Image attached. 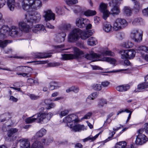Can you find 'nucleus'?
Here are the masks:
<instances>
[{
	"label": "nucleus",
	"instance_id": "39448f33",
	"mask_svg": "<svg viewBox=\"0 0 148 148\" xmlns=\"http://www.w3.org/2000/svg\"><path fill=\"white\" fill-rule=\"evenodd\" d=\"M130 37L136 42H140L142 40L143 32L138 28L132 29L130 32Z\"/></svg>",
	"mask_w": 148,
	"mask_h": 148
},
{
	"label": "nucleus",
	"instance_id": "a211bd4d",
	"mask_svg": "<svg viewBox=\"0 0 148 148\" xmlns=\"http://www.w3.org/2000/svg\"><path fill=\"white\" fill-rule=\"evenodd\" d=\"M10 29V28L8 26H3L0 29V38L3 39L5 38L6 37V34L8 33Z\"/></svg>",
	"mask_w": 148,
	"mask_h": 148
},
{
	"label": "nucleus",
	"instance_id": "20e7f679",
	"mask_svg": "<svg viewBox=\"0 0 148 148\" xmlns=\"http://www.w3.org/2000/svg\"><path fill=\"white\" fill-rule=\"evenodd\" d=\"M128 24V22L125 19L118 18L113 23V28L115 31H119L127 26Z\"/></svg>",
	"mask_w": 148,
	"mask_h": 148
},
{
	"label": "nucleus",
	"instance_id": "7c9ffc66",
	"mask_svg": "<svg viewBox=\"0 0 148 148\" xmlns=\"http://www.w3.org/2000/svg\"><path fill=\"white\" fill-rule=\"evenodd\" d=\"M132 23L134 25L138 26L142 24L143 21L141 18H137L134 19Z\"/></svg>",
	"mask_w": 148,
	"mask_h": 148
},
{
	"label": "nucleus",
	"instance_id": "774afa93",
	"mask_svg": "<svg viewBox=\"0 0 148 148\" xmlns=\"http://www.w3.org/2000/svg\"><path fill=\"white\" fill-rule=\"evenodd\" d=\"M29 96L32 100H36L39 98V96L35 95L34 94H31Z\"/></svg>",
	"mask_w": 148,
	"mask_h": 148
},
{
	"label": "nucleus",
	"instance_id": "8fccbe9b",
	"mask_svg": "<svg viewBox=\"0 0 148 148\" xmlns=\"http://www.w3.org/2000/svg\"><path fill=\"white\" fill-rule=\"evenodd\" d=\"M107 104V102L106 100L104 99H101L100 100L98 104V107L99 108L103 107L104 105H106Z\"/></svg>",
	"mask_w": 148,
	"mask_h": 148
},
{
	"label": "nucleus",
	"instance_id": "49530a36",
	"mask_svg": "<svg viewBox=\"0 0 148 148\" xmlns=\"http://www.w3.org/2000/svg\"><path fill=\"white\" fill-rule=\"evenodd\" d=\"M11 42V41L9 40H0V47L4 48L9 43Z\"/></svg>",
	"mask_w": 148,
	"mask_h": 148
},
{
	"label": "nucleus",
	"instance_id": "f704fd0d",
	"mask_svg": "<svg viewBox=\"0 0 148 148\" xmlns=\"http://www.w3.org/2000/svg\"><path fill=\"white\" fill-rule=\"evenodd\" d=\"M97 43V40L93 37H91L89 38L87 41V44L89 45L93 46L96 45Z\"/></svg>",
	"mask_w": 148,
	"mask_h": 148
},
{
	"label": "nucleus",
	"instance_id": "dca6fc26",
	"mask_svg": "<svg viewBox=\"0 0 148 148\" xmlns=\"http://www.w3.org/2000/svg\"><path fill=\"white\" fill-rule=\"evenodd\" d=\"M88 21V20L79 17L76 19L75 24L76 26L80 28H83L85 26V23Z\"/></svg>",
	"mask_w": 148,
	"mask_h": 148
},
{
	"label": "nucleus",
	"instance_id": "2eb2a0df",
	"mask_svg": "<svg viewBox=\"0 0 148 148\" xmlns=\"http://www.w3.org/2000/svg\"><path fill=\"white\" fill-rule=\"evenodd\" d=\"M9 30V34L10 36L14 37H17L20 36L22 34L21 33H20L18 31V28L15 26H12Z\"/></svg>",
	"mask_w": 148,
	"mask_h": 148
},
{
	"label": "nucleus",
	"instance_id": "bb28decb",
	"mask_svg": "<svg viewBox=\"0 0 148 148\" xmlns=\"http://www.w3.org/2000/svg\"><path fill=\"white\" fill-rule=\"evenodd\" d=\"M46 132V130L45 129L42 128L36 133L33 138L36 139L38 138L42 137L45 134Z\"/></svg>",
	"mask_w": 148,
	"mask_h": 148
},
{
	"label": "nucleus",
	"instance_id": "1a4fd4ad",
	"mask_svg": "<svg viewBox=\"0 0 148 148\" xmlns=\"http://www.w3.org/2000/svg\"><path fill=\"white\" fill-rule=\"evenodd\" d=\"M121 58L123 59H131L135 56L136 52L133 49L122 50L119 52Z\"/></svg>",
	"mask_w": 148,
	"mask_h": 148
},
{
	"label": "nucleus",
	"instance_id": "79ce46f5",
	"mask_svg": "<svg viewBox=\"0 0 148 148\" xmlns=\"http://www.w3.org/2000/svg\"><path fill=\"white\" fill-rule=\"evenodd\" d=\"M127 143L125 141H122L117 143L116 146V148H125Z\"/></svg>",
	"mask_w": 148,
	"mask_h": 148
},
{
	"label": "nucleus",
	"instance_id": "72a5a7b5",
	"mask_svg": "<svg viewBox=\"0 0 148 148\" xmlns=\"http://www.w3.org/2000/svg\"><path fill=\"white\" fill-rule=\"evenodd\" d=\"M18 131V129L16 128H11L9 130L8 133V136L9 137H13L14 134Z\"/></svg>",
	"mask_w": 148,
	"mask_h": 148
},
{
	"label": "nucleus",
	"instance_id": "f3484780",
	"mask_svg": "<svg viewBox=\"0 0 148 148\" xmlns=\"http://www.w3.org/2000/svg\"><path fill=\"white\" fill-rule=\"evenodd\" d=\"M80 30L81 31V33L80 34V38L83 40L87 39L92 34V33L91 32L90 30L82 31L80 29Z\"/></svg>",
	"mask_w": 148,
	"mask_h": 148
},
{
	"label": "nucleus",
	"instance_id": "412c9836",
	"mask_svg": "<svg viewBox=\"0 0 148 148\" xmlns=\"http://www.w3.org/2000/svg\"><path fill=\"white\" fill-rule=\"evenodd\" d=\"M71 127H69L72 131L75 132H79L84 129V125L80 124H73Z\"/></svg>",
	"mask_w": 148,
	"mask_h": 148
},
{
	"label": "nucleus",
	"instance_id": "c9c22d12",
	"mask_svg": "<svg viewBox=\"0 0 148 148\" xmlns=\"http://www.w3.org/2000/svg\"><path fill=\"white\" fill-rule=\"evenodd\" d=\"M100 55H101L100 58H101L102 56H113L114 55V53L110 51L107 49L105 50L103 52H102L100 54H99Z\"/></svg>",
	"mask_w": 148,
	"mask_h": 148
},
{
	"label": "nucleus",
	"instance_id": "c85d7f7f",
	"mask_svg": "<svg viewBox=\"0 0 148 148\" xmlns=\"http://www.w3.org/2000/svg\"><path fill=\"white\" fill-rule=\"evenodd\" d=\"M66 36V34L65 33H59L57 36L56 40L58 42H63L65 40Z\"/></svg>",
	"mask_w": 148,
	"mask_h": 148
},
{
	"label": "nucleus",
	"instance_id": "f03ea898",
	"mask_svg": "<svg viewBox=\"0 0 148 148\" xmlns=\"http://www.w3.org/2000/svg\"><path fill=\"white\" fill-rule=\"evenodd\" d=\"M80 29L76 28L73 29L69 34L67 38L68 41L70 42H75L77 46H80L81 43L77 41L80 39Z\"/></svg>",
	"mask_w": 148,
	"mask_h": 148
},
{
	"label": "nucleus",
	"instance_id": "5701e85b",
	"mask_svg": "<svg viewBox=\"0 0 148 148\" xmlns=\"http://www.w3.org/2000/svg\"><path fill=\"white\" fill-rule=\"evenodd\" d=\"M137 48L136 49L138 53H140L142 55L148 51V47L144 46H141L136 47Z\"/></svg>",
	"mask_w": 148,
	"mask_h": 148
},
{
	"label": "nucleus",
	"instance_id": "f8f14e48",
	"mask_svg": "<svg viewBox=\"0 0 148 148\" xmlns=\"http://www.w3.org/2000/svg\"><path fill=\"white\" fill-rule=\"evenodd\" d=\"M43 17L46 22L52 20H54L55 18V14L51 10H48L44 12Z\"/></svg>",
	"mask_w": 148,
	"mask_h": 148
},
{
	"label": "nucleus",
	"instance_id": "09e8293b",
	"mask_svg": "<svg viewBox=\"0 0 148 148\" xmlns=\"http://www.w3.org/2000/svg\"><path fill=\"white\" fill-rule=\"evenodd\" d=\"M35 115H33L32 117H29L25 120V121L27 123H30L34 122L36 120H37V118H33L32 117L35 116Z\"/></svg>",
	"mask_w": 148,
	"mask_h": 148
},
{
	"label": "nucleus",
	"instance_id": "052dcab7",
	"mask_svg": "<svg viewBox=\"0 0 148 148\" xmlns=\"http://www.w3.org/2000/svg\"><path fill=\"white\" fill-rule=\"evenodd\" d=\"M142 12L143 16H148V7L142 10Z\"/></svg>",
	"mask_w": 148,
	"mask_h": 148
},
{
	"label": "nucleus",
	"instance_id": "4468645a",
	"mask_svg": "<svg viewBox=\"0 0 148 148\" xmlns=\"http://www.w3.org/2000/svg\"><path fill=\"white\" fill-rule=\"evenodd\" d=\"M18 25L19 29L21 32H27L30 30V26L23 21H19Z\"/></svg>",
	"mask_w": 148,
	"mask_h": 148
},
{
	"label": "nucleus",
	"instance_id": "6ab92c4d",
	"mask_svg": "<svg viewBox=\"0 0 148 148\" xmlns=\"http://www.w3.org/2000/svg\"><path fill=\"white\" fill-rule=\"evenodd\" d=\"M21 148H30V144L28 140L26 139L22 138L19 140Z\"/></svg>",
	"mask_w": 148,
	"mask_h": 148
},
{
	"label": "nucleus",
	"instance_id": "ddd939ff",
	"mask_svg": "<svg viewBox=\"0 0 148 148\" xmlns=\"http://www.w3.org/2000/svg\"><path fill=\"white\" fill-rule=\"evenodd\" d=\"M32 29L33 32L37 34L45 33L47 32L45 27L42 24L34 25L32 27Z\"/></svg>",
	"mask_w": 148,
	"mask_h": 148
},
{
	"label": "nucleus",
	"instance_id": "69168bd1",
	"mask_svg": "<svg viewBox=\"0 0 148 148\" xmlns=\"http://www.w3.org/2000/svg\"><path fill=\"white\" fill-rule=\"evenodd\" d=\"M9 100L10 101L14 102H16L18 101V99L17 98L14 97L13 96H11L10 97Z\"/></svg>",
	"mask_w": 148,
	"mask_h": 148
},
{
	"label": "nucleus",
	"instance_id": "13d9d810",
	"mask_svg": "<svg viewBox=\"0 0 148 148\" xmlns=\"http://www.w3.org/2000/svg\"><path fill=\"white\" fill-rule=\"evenodd\" d=\"M56 83L55 82H52L49 84L48 86L49 89L51 90H52L55 88V84Z\"/></svg>",
	"mask_w": 148,
	"mask_h": 148
},
{
	"label": "nucleus",
	"instance_id": "864d4df0",
	"mask_svg": "<svg viewBox=\"0 0 148 148\" xmlns=\"http://www.w3.org/2000/svg\"><path fill=\"white\" fill-rule=\"evenodd\" d=\"M73 12L75 13H77L81 11V7L79 6H74L72 8Z\"/></svg>",
	"mask_w": 148,
	"mask_h": 148
},
{
	"label": "nucleus",
	"instance_id": "37998d69",
	"mask_svg": "<svg viewBox=\"0 0 148 148\" xmlns=\"http://www.w3.org/2000/svg\"><path fill=\"white\" fill-rule=\"evenodd\" d=\"M138 89L140 91L143 89L148 88V83L145 82L140 84L138 86Z\"/></svg>",
	"mask_w": 148,
	"mask_h": 148
},
{
	"label": "nucleus",
	"instance_id": "cd10ccee",
	"mask_svg": "<svg viewBox=\"0 0 148 148\" xmlns=\"http://www.w3.org/2000/svg\"><path fill=\"white\" fill-rule=\"evenodd\" d=\"M130 88V86L128 85H123L117 87L116 89L119 92H124L127 91Z\"/></svg>",
	"mask_w": 148,
	"mask_h": 148
},
{
	"label": "nucleus",
	"instance_id": "6e6552de",
	"mask_svg": "<svg viewBox=\"0 0 148 148\" xmlns=\"http://www.w3.org/2000/svg\"><path fill=\"white\" fill-rule=\"evenodd\" d=\"M53 115V114L51 112L48 114L39 113L35 115L39 122L44 123L47 122Z\"/></svg>",
	"mask_w": 148,
	"mask_h": 148
},
{
	"label": "nucleus",
	"instance_id": "e2e57ef3",
	"mask_svg": "<svg viewBox=\"0 0 148 148\" xmlns=\"http://www.w3.org/2000/svg\"><path fill=\"white\" fill-rule=\"evenodd\" d=\"M60 65V63L58 62H53L49 64V66L52 67H56Z\"/></svg>",
	"mask_w": 148,
	"mask_h": 148
},
{
	"label": "nucleus",
	"instance_id": "338daca9",
	"mask_svg": "<svg viewBox=\"0 0 148 148\" xmlns=\"http://www.w3.org/2000/svg\"><path fill=\"white\" fill-rule=\"evenodd\" d=\"M92 115L91 112H89L84 115V116L82 118V119H89Z\"/></svg>",
	"mask_w": 148,
	"mask_h": 148
},
{
	"label": "nucleus",
	"instance_id": "680f3d73",
	"mask_svg": "<svg viewBox=\"0 0 148 148\" xmlns=\"http://www.w3.org/2000/svg\"><path fill=\"white\" fill-rule=\"evenodd\" d=\"M124 112H126L127 113H129L130 112V111L127 109H121L118 112L117 115L118 116L119 114H121Z\"/></svg>",
	"mask_w": 148,
	"mask_h": 148
},
{
	"label": "nucleus",
	"instance_id": "c03bdc74",
	"mask_svg": "<svg viewBox=\"0 0 148 148\" xmlns=\"http://www.w3.org/2000/svg\"><path fill=\"white\" fill-rule=\"evenodd\" d=\"M41 142V144L43 146L45 145H48L49 143L52 142V140L51 138L47 139V138H44L42 139L40 141H39Z\"/></svg>",
	"mask_w": 148,
	"mask_h": 148
},
{
	"label": "nucleus",
	"instance_id": "c756f323",
	"mask_svg": "<svg viewBox=\"0 0 148 148\" xmlns=\"http://www.w3.org/2000/svg\"><path fill=\"white\" fill-rule=\"evenodd\" d=\"M50 57L49 54L46 53H37L35 56L36 58L39 59L46 58Z\"/></svg>",
	"mask_w": 148,
	"mask_h": 148
},
{
	"label": "nucleus",
	"instance_id": "423d86ee",
	"mask_svg": "<svg viewBox=\"0 0 148 148\" xmlns=\"http://www.w3.org/2000/svg\"><path fill=\"white\" fill-rule=\"evenodd\" d=\"M41 17L40 14L38 12H35L33 14H28L25 15V18L27 22L32 23L39 22Z\"/></svg>",
	"mask_w": 148,
	"mask_h": 148
},
{
	"label": "nucleus",
	"instance_id": "bf43d9fd",
	"mask_svg": "<svg viewBox=\"0 0 148 148\" xmlns=\"http://www.w3.org/2000/svg\"><path fill=\"white\" fill-rule=\"evenodd\" d=\"M69 112V110L67 109L64 110H62L60 114V116L61 117L67 115Z\"/></svg>",
	"mask_w": 148,
	"mask_h": 148
},
{
	"label": "nucleus",
	"instance_id": "9b49d317",
	"mask_svg": "<svg viewBox=\"0 0 148 148\" xmlns=\"http://www.w3.org/2000/svg\"><path fill=\"white\" fill-rule=\"evenodd\" d=\"M123 0H112L109 3V5L110 6H113L110 10V14L113 15H118L120 11L119 8L115 5L120 3Z\"/></svg>",
	"mask_w": 148,
	"mask_h": 148
},
{
	"label": "nucleus",
	"instance_id": "0e129e2a",
	"mask_svg": "<svg viewBox=\"0 0 148 148\" xmlns=\"http://www.w3.org/2000/svg\"><path fill=\"white\" fill-rule=\"evenodd\" d=\"M110 83L109 82L107 81H105L102 82L101 85L103 87H106L108 86Z\"/></svg>",
	"mask_w": 148,
	"mask_h": 148
},
{
	"label": "nucleus",
	"instance_id": "ea45409f",
	"mask_svg": "<svg viewBox=\"0 0 148 148\" xmlns=\"http://www.w3.org/2000/svg\"><path fill=\"white\" fill-rule=\"evenodd\" d=\"M108 4L104 3L103 2H101L99 5V10L103 12L107 10V8Z\"/></svg>",
	"mask_w": 148,
	"mask_h": 148
},
{
	"label": "nucleus",
	"instance_id": "3c124183",
	"mask_svg": "<svg viewBox=\"0 0 148 148\" xmlns=\"http://www.w3.org/2000/svg\"><path fill=\"white\" fill-rule=\"evenodd\" d=\"M32 71H29V72H25L22 73H16V74L18 75H22L23 77H29V74Z\"/></svg>",
	"mask_w": 148,
	"mask_h": 148
},
{
	"label": "nucleus",
	"instance_id": "5fc2aeb1",
	"mask_svg": "<svg viewBox=\"0 0 148 148\" xmlns=\"http://www.w3.org/2000/svg\"><path fill=\"white\" fill-rule=\"evenodd\" d=\"M92 87L94 90H100L102 88L101 85L97 84H94L92 86Z\"/></svg>",
	"mask_w": 148,
	"mask_h": 148
},
{
	"label": "nucleus",
	"instance_id": "473e14b6",
	"mask_svg": "<svg viewBox=\"0 0 148 148\" xmlns=\"http://www.w3.org/2000/svg\"><path fill=\"white\" fill-rule=\"evenodd\" d=\"M103 29L106 32H110L112 30V26L109 23H106L103 25Z\"/></svg>",
	"mask_w": 148,
	"mask_h": 148
},
{
	"label": "nucleus",
	"instance_id": "a19ab883",
	"mask_svg": "<svg viewBox=\"0 0 148 148\" xmlns=\"http://www.w3.org/2000/svg\"><path fill=\"white\" fill-rule=\"evenodd\" d=\"M99 134V133H98L94 136H90L87 138L83 139V141L84 142H87L89 140H91L92 141H93L98 137Z\"/></svg>",
	"mask_w": 148,
	"mask_h": 148
},
{
	"label": "nucleus",
	"instance_id": "2f4dec72",
	"mask_svg": "<svg viewBox=\"0 0 148 148\" xmlns=\"http://www.w3.org/2000/svg\"><path fill=\"white\" fill-rule=\"evenodd\" d=\"M100 61H106L110 64H114L116 63V60L114 59L109 57H104L99 60Z\"/></svg>",
	"mask_w": 148,
	"mask_h": 148
},
{
	"label": "nucleus",
	"instance_id": "aec40b11",
	"mask_svg": "<svg viewBox=\"0 0 148 148\" xmlns=\"http://www.w3.org/2000/svg\"><path fill=\"white\" fill-rule=\"evenodd\" d=\"M142 8V5L137 1L134 2V5L133 9V12L135 14H138Z\"/></svg>",
	"mask_w": 148,
	"mask_h": 148
},
{
	"label": "nucleus",
	"instance_id": "4d7b16f0",
	"mask_svg": "<svg viewBox=\"0 0 148 148\" xmlns=\"http://www.w3.org/2000/svg\"><path fill=\"white\" fill-rule=\"evenodd\" d=\"M66 3L69 5L74 4L78 3L77 0H66Z\"/></svg>",
	"mask_w": 148,
	"mask_h": 148
},
{
	"label": "nucleus",
	"instance_id": "6e6d98bb",
	"mask_svg": "<svg viewBox=\"0 0 148 148\" xmlns=\"http://www.w3.org/2000/svg\"><path fill=\"white\" fill-rule=\"evenodd\" d=\"M97 96V92L93 93L88 96L86 100L88 99L93 100L96 98Z\"/></svg>",
	"mask_w": 148,
	"mask_h": 148
},
{
	"label": "nucleus",
	"instance_id": "9d476101",
	"mask_svg": "<svg viewBox=\"0 0 148 148\" xmlns=\"http://www.w3.org/2000/svg\"><path fill=\"white\" fill-rule=\"evenodd\" d=\"M144 130L141 129L139 130L137 132L138 134L137 136L135 143L136 145H142L145 143L148 140V138L146 136L142 134Z\"/></svg>",
	"mask_w": 148,
	"mask_h": 148
},
{
	"label": "nucleus",
	"instance_id": "603ef678",
	"mask_svg": "<svg viewBox=\"0 0 148 148\" xmlns=\"http://www.w3.org/2000/svg\"><path fill=\"white\" fill-rule=\"evenodd\" d=\"M101 12L103 13L102 17L104 20H106L110 14V12L108 10Z\"/></svg>",
	"mask_w": 148,
	"mask_h": 148
},
{
	"label": "nucleus",
	"instance_id": "0eeeda50",
	"mask_svg": "<svg viewBox=\"0 0 148 148\" xmlns=\"http://www.w3.org/2000/svg\"><path fill=\"white\" fill-rule=\"evenodd\" d=\"M79 120L76 114H72L68 115L63 119V122L66 123L67 126L71 127L73 124L78 123Z\"/></svg>",
	"mask_w": 148,
	"mask_h": 148
},
{
	"label": "nucleus",
	"instance_id": "4be33fe9",
	"mask_svg": "<svg viewBox=\"0 0 148 148\" xmlns=\"http://www.w3.org/2000/svg\"><path fill=\"white\" fill-rule=\"evenodd\" d=\"M101 55H100L99 54H97L96 53L93 52L86 54L85 56V57L88 60H92L95 58L97 59L101 57Z\"/></svg>",
	"mask_w": 148,
	"mask_h": 148
},
{
	"label": "nucleus",
	"instance_id": "a878e982",
	"mask_svg": "<svg viewBox=\"0 0 148 148\" xmlns=\"http://www.w3.org/2000/svg\"><path fill=\"white\" fill-rule=\"evenodd\" d=\"M16 71L22 72H29L30 71H32V69L29 66H21L17 67L16 68Z\"/></svg>",
	"mask_w": 148,
	"mask_h": 148
},
{
	"label": "nucleus",
	"instance_id": "b1692460",
	"mask_svg": "<svg viewBox=\"0 0 148 148\" xmlns=\"http://www.w3.org/2000/svg\"><path fill=\"white\" fill-rule=\"evenodd\" d=\"M7 4L10 10L13 11L14 10L16 6V3L15 0H7Z\"/></svg>",
	"mask_w": 148,
	"mask_h": 148
},
{
	"label": "nucleus",
	"instance_id": "4c0bfd02",
	"mask_svg": "<svg viewBox=\"0 0 148 148\" xmlns=\"http://www.w3.org/2000/svg\"><path fill=\"white\" fill-rule=\"evenodd\" d=\"M31 148H44V147L41 142L36 141L33 143Z\"/></svg>",
	"mask_w": 148,
	"mask_h": 148
},
{
	"label": "nucleus",
	"instance_id": "58836bf2",
	"mask_svg": "<svg viewBox=\"0 0 148 148\" xmlns=\"http://www.w3.org/2000/svg\"><path fill=\"white\" fill-rule=\"evenodd\" d=\"M123 11L124 14L127 16H130L132 13V10L129 7H125L123 9Z\"/></svg>",
	"mask_w": 148,
	"mask_h": 148
},
{
	"label": "nucleus",
	"instance_id": "de8ad7c7",
	"mask_svg": "<svg viewBox=\"0 0 148 148\" xmlns=\"http://www.w3.org/2000/svg\"><path fill=\"white\" fill-rule=\"evenodd\" d=\"M49 101V100L48 99H46L45 101V103L46 105V108L48 110L53 108L56 106L54 103H48V101Z\"/></svg>",
	"mask_w": 148,
	"mask_h": 148
},
{
	"label": "nucleus",
	"instance_id": "e433bc0d",
	"mask_svg": "<svg viewBox=\"0 0 148 148\" xmlns=\"http://www.w3.org/2000/svg\"><path fill=\"white\" fill-rule=\"evenodd\" d=\"M96 13V12L95 10H89L84 12V14L85 16H89L95 15Z\"/></svg>",
	"mask_w": 148,
	"mask_h": 148
},
{
	"label": "nucleus",
	"instance_id": "393cba45",
	"mask_svg": "<svg viewBox=\"0 0 148 148\" xmlns=\"http://www.w3.org/2000/svg\"><path fill=\"white\" fill-rule=\"evenodd\" d=\"M71 26L70 24L67 23H64L61 25L60 29L63 32V33H65L71 29Z\"/></svg>",
	"mask_w": 148,
	"mask_h": 148
},
{
	"label": "nucleus",
	"instance_id": "f257e3e1",
	"mask_svg": "<svg viewBox=\"0 0 148 148\" xmlns=\"http://www.w3.org/2000/svg\"><path fill=\"white\" fill-rule=\"evenodd\" d=\"M42 6V3L40 0H32L29 1L27 4L22 5L23 9L27 11L33 10H36L40 9Z\"/></svg>",
	"mask_w": 148,
	"mask_h": 148
},
{
	"label": "nucleus",
	"instance_id": "7ed1b4c3",
	"mask_svg": "<svg viewBox=\"0 0 148 148\" xmlns=\"http://www.w3.org/2000/svg\"><path fill=\"white\" fill-rule=\"evenodd\" d=\"M73 50L74 54H64L62 55V59L65 60L77 59L83 54V52L76 47H74Z\"/></svg>",
	"mask_w": 148,
	"mask_h": 148
},
{
	"label": "nucleus",
	"instance_id": "a18cd8bd",
	"mask_svg": "<svg viewBox=\"0 0 148 148\" xmlns=\"http://www.w3.org/2000/svg\"><path fill=\"white\" fill-rule=\"evenodd\" d=\"M133 45L134 44L132 42L128 41L124 42L122 44V46L126 48H132Z\"/></svg>",
	"mask_w": 148,
	"mask_h": 148
}]
</instances>
